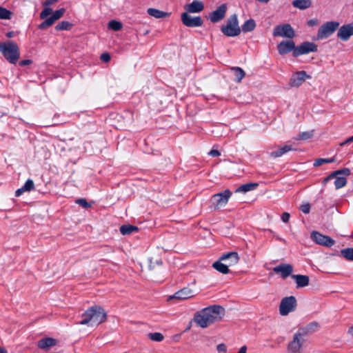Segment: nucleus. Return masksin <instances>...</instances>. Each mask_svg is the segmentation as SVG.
Masks as SVG:
<instances>
[{
	"mask_svg": "<svg viewBox=\"0 0 353 353\" xmlns=\"http://www.w3.org/2000/svg\"><path fill=\"white\" fill-rule=\"evenodd\" d=\"M339 27L338 21H327L321 25L318 30L316 39L323 40L331 36Z\"/></svg>",
	"mask_w": 353,
	"mask_h": 353,
	"instance_id": "5",
	"label": "nucleus"
},
{
	"mask_svg": "<svg viewBox=\"0 0 353 353\" xmlns=\"http://www.w3.org/2000/svg\"><path fill=\"white\" fill-rule=\"evenodd\" d=\"M76 203L84 208H88L91 206V205L88 203L85 199H79L76 201Z\"/></svg>",
	"mask_w": 353,
	"mask_h": 353,
	"instance_id": "44",
	"label": "nucleus"
},
{
	"mask_svg": "<svg viewBox=\"0 0 353 353\" xmlns=\"http://www.w3.org/2000/svg\"><path fill=\"white\" fill-rule=\"evenodd\" d=\"M258 185L259 184L256 183H245L239 187L235 192L245 193L247 192L256 189L258 187Z\"/></svg>",
	"mask_w": 353,
	"mask_h": 353,
	"instance_id": "29",
	"label": "nucleus"
},
{
	"mask_svg": "<svg viewBox=\"0 0 353 353\" xmlns=\"http://www.w3.org/2000/svg\"><path fill=\"white\" fill-rule=\"evenodd\" d=\"M225 313V309L222 306L214 305L197 312L194 315V321L199 327L205 328L221 320Z\"/></svg>",
	"mask_w": 353,
	"mask_h": 353,
	"instance_id": "1",
	"label": "nucleus"
},
{
	"mask_svg": "<svg viewBox=\"0 0 353 353\" xmlns=\"http://www.w3.org/2000/svg\"><path fill=\"white\" fill-rule=\"evenodd\" d=\"M256 28V22L254 19H250L245 21L241 29L243 32H252Z\"/></svg>",
	"mask_w": 353,
	"mask_h": 353,
	"instance_id": "30",
	"label": "nucleus"
},
{
	"mask_svg": "<svg viewBox=\"0 0 353 353\" xmlns=\"http://www.w3.org/2000/svg\"><path fill=\"white\" fill-rule=\"evenodd\" d=\"M318 50L317 45L313 42L305 41L301 45L296 47L293 52V56L297 57L302 54H308L310 52H315Z\"/></svg>",
	"mask_w": 353,
	"mask_h": 353,
	"instance_id": "8",
	"label": "nucleus"
},
{
	"mask_svg": "<svg viewBox=\"0 0 353 353\" xmlns=\"http://www.w3.org/2000/svg\"><path fill=\"white\" fill-rule=\"evenodd\" d=\"M297 305L296 299L294 296L283 298L280 303L279 312L282 316H286L294 311Z\"/></svg>",
	"mask_w": 353,
	"mask_h": 353,
	"instance_id": "6",
	"label": "nucleus"
},
{
	"mask_svg": "<svg viewBox=\"0 0 353 353\" xmlns=\"http://www.w3.org/2000/svg\"><path fill=\"white\" fill-rule=\"evenodd\" d=\"M32 63V60L30 59H25V60H22L19 62V65L21 66H25V65H30Z\"/></svg>",
	"mask_w": 353,
	"mask_h": 353,
	"instance_id": "50",
	"label": "nucleus"
},
{
	"mask_svg": "<svg viewBox=\"0 0 353 353\" xmlns=\"http://www.w3.org/2000/svg\"><path fill=\"white\" fill-rule=\"evenodd\" d=\"M334 185L336 189H339L345 186L347 183L346 178L341 176H335Z\"/></svg>",
	"mask_w": 353,
	"mask_h": 353,
	"instance_id": "34",
	"label": "nucleus"
},
{
	"mask_svg": "<svg viewBox=\"0 0 353 353\" xmlns=\"http://www.w3.org/2000/svg\"><path fill=\"white\" fill-rule=\"evenodd\" d=\"M353 35V23L343 25L339 28L337 37L342 41H347Z\"/></svg>",
	"mask_w": 353,
	"mask_h": 353,
	"instance_id": "17",
	"label": "nucleus"
},
{
	"mask_svg": "<svg viewBox=\"0 0 353 353\" xmlns=\"http://www.w3.org/2000/svg\"><path fill=\"white\" fill-rule=\"evenodd\" d=\"M313 137V131L303 132L299 134L294 139L296 141L307 140Z\"/></svg>",
	"mask_w": 353,
	"mask_h": 353,
	"instance_id": "39",
	"label": "nucleus"
},
{
	"mask_svg": "<svg viewBox=\"0 0 353 353\" xmlns=\"http://www.w3.org/2000/svg\"><path fill=\"white\" fill-rule=\"evenodd\" d=\"M311 238L317 244L326 247L332 246L335 241L328 236L323 235L319 232L314 231L311 234Z\"/></svg>",
	"mask_w": 353,
	"mask_h": 353,
	"instance_id": "12",
	"label": "nucleus"
},
{
	"mask_svg": "<svg viewBox=\"0 0 353 353\" xmlns=\"http://www.w3.org/2000/svg\"><path fill=\"white\" fill-rule=\"evenodd\" d=\"M227 4L223 3L219 6L215 10L210 13V19L212 23H216L222 20L227 11Z\"/></svg>",
	"mask_w": 353,
	"mask_h": 353,
	"instance_id": "16",
	"label": "nucleus"
},
{
	"mask_svg": "<svg viewBox=\"0 0 353 353\" xmlns=\"http://www.w3.org/2000/svg\"><path fill=\"white\" fill-rule=\"evenodd\" d=\"M25 192V190H23V188L21 187V188H19L18 190H16L15 192V196H21L23 192Z\"/></svg>",
	"mask_w": 353,
	"mask_h": 353,
	"instance_id": "53",
	"label": "nucleus"
},
{
	"mask_svg": "<svg viewBox=\"0 0 353 353\" xmlns=\"http://www.w3.org/2000/svg\"><path fill=\"white\" fill-rule=\"evenodd\" d=\"M353 141V136L347 138L345 141L342 142L340 143V145L341 146H343L347 143H352Z\"/></svg>",
	"mask_w": 353,
	"mask_h": 353,
	"instance_id": "52",
	"label": "nucleus"
},
{
	"mask_svg": "<svg viewBox=\"0 0 353 353\" xmlns=\"http://www.w3.org/2000/svg\"><path fill=\"white\" fill-rule=\"evenodd\" d=\"M52 12V10L48 7H46L40 13L41 19H46Z\"/></svg>",
	"mask_w": 353,
	"mask_h": 353,
	"instance_id": "43",
	"label": "nucleus"
},
{
	"mask_svg": "<svg viewBox=\"0 0 353 353\" xmlns=\"http://www.w3.org/2000/svg\"><path fill=\"white\" fill-rule=\"evenodd\" d=\"M300 210L305 214H308L310 210V205L309 203L301 205Z\"/></svg>",
	"mask_w": 353,
	"mask_h": 353,
	"instance_id": "45",
	"label": "nucleus"
},
{
	"mask_svg": "<svg viewBox=\"0 0 353 353\" xmlns=\"http://www.w3.org/2000/svg\"><path fill=\"white\" fill-rule=\"evenodd\" d=\"M25 192H30L34 188V183L32 179H28L22 187Z\"/></svg>",
	"mask_w": 353,
	"mask_h": 353,
	"instance_id": "42",
	"label": "nucleus"
},
{
	"mask_svg": "<svg viewBox=\"0 0 353 353\" xmlns=\"http://www.w3.org/2000/svg\"><path fill=\"white\" fill-rule=\"evenodd\" d=\"M296 48L295 43L292 40L283 41L277 45V50L280 54L284 55Z\"/></svg>",
	"mask_w": 353,
	"mask_h": 353,
	"instance_id": "18",
	"label": "nucleus"
},
{
	"mask_svg": "<svg viewBox=\"0 0 353 353\" xmlns=\"http://www.w3.org/2000/svg\"><path fill=\"white\" fill-rule=\"evenodd\" d=\"M231 70L234 72L235 81L240 83L245 75L244 70L239 67H232Z\"/></svg>",
	"mask_w": 353,
	"mask_h": 353,
	"instance_id": "32",
	"label": "nucleus"
},
{
	"mask_svg": "<svg viewBox=\"0 0 353 353\" xmlns=\"http://www.w3.org/2000/svg\"><path fill=\"white\" fill-rule=\"evenodd\" d=\"M194 291L189 288H184L170 297V299H176L179 300H184L194 296Z\"/></svg>",
	"mask_w": 353,
	"mask_h": 353,
	"instance_id": "21",
	"label": "nucleus"
},
{
	"mask_svg": "<svg viewBox=\"0 0 353 353\" xmlns=\"http://www.w3.org/2000/svg\"><path fill=\"white\" fill-rule=\"evenodd\" d=\"M222 33L230 37H237L241 34V29L239 25L237 15L236 14H232L226 21L225 25L221 28Z\"/></svg>",
	"mask_w": 353,
	"mask_h": 353,
	"instance_id": "4",
	"label": "nucleus"
},
{
	"mask_svg": "<svg viewBox=\"0 0 353 353\" xmlns=\"http://www.w3.org/2000/svg\"><path fill=\"white\" fill-rule=\"evenodd\" d=\"M341 255L346 260L353 261V248H348L341 250Z\"/></svg>",
	"mask_w": 353,
	"mask_h": 353,
	"instance_id": "35",
	"label": "nucleus"
},
{
	"mask_svg": "<svg viewBox=\"0 0 353 353\" xmlns=\"http://www.w3.org/2000/svg\"><path fill=\"white\" fill-rule=\"evenodd\" d=\"M0 52L12 64H15L20 57L19 47L12 41L0 42Z\"/></svg>",
	"mask_w": 353,
	"mask_h": 353,
	"instance_id": "3",
	"label": "nucleus"
},
{
	"mask_svg": "<svg viewBox=\"0 0 353 353\" xmlns=\"http://www.w3.org/2000/svg\"><path fill=\"white\" fill-rule=\"evenodd\" d=\"M184 8L187 10V12L198 13L203 10L204 5L202 1L194 0L191 3L186 4Z\"/></svg>",
	"mask_w": 353,
	"mask_h": 353,
	"instance_id": "22",
	"label": "nucleus"
},
{
	"mask_svg": "<svg viewBox=\"0 0 353 353\" xmlns=\"http://www.w3.org/2000/svg\"><path fill=\"white\" fill-rule=\"evenodd\" d=\"M232 195V192L225 190L221 192L214 194L211 198V203L215 209H219L222 206H225Z\"/></svg>",
	"mask_w": 353,
	"mask_h": 353,
	"instance_id": "7",
	"label": "nucleus"
},
{
	"mask_svg": "<svg viewBox=\"0 0 353 353\" xmlns=\"http://www.w3.org/2000/svg\"><path fill=\"white\" fill-rule=\"evenodd\" d=\"M139 228L132 225H123L120 227V232L123 235H128L137 232Z\"/></svg>",
	"mask_w": 353,
	"mask_h": 353,
	"instance_id": "31",
	"label": "nucleus"
},
{
	"mask_svg": "<svg viewBox=\"0 0 353 353\" xmlns=\"http://www.w3.org/2000/svg\"><path fill=\"white\" fill-rule=\"evenodd\" d=\"M290 215L288 212H283L281 215V220L284 223H288L289 221Z\"/></svg>",
	"mask_w": 353,
	"mask_h": 353,
	"instance_id": "48",
	"label": "nucleus"
},
{
	"mask_svg": "<svg viewBox=\"0 0 353 353\" xmlns=\"http://www.w3.org/2000/svg\"><path fill=\"white\" fill-rule=\"evenodd\" d=\"M208 154L212 157H219L221 155V153L219 150L213 149L209 152Z\"/></svg>",
	"mask_w": 353,
	"mask_h": 353,
	"instance_id": "49",
	"label": "nucleus"
},
{
	"mask_svg": "<svg viewBox=\"0 0 353 353\" xmlns=\"http://www.w3.org/2000/svg\"><path fill=\"white\" fill-rule=\"evenodd\" d=\"M247 352V347L245 345L242 346L237 353H246Z\"/></svg>",
	"mask_w": 353,
	"mask_h": 353,
	"instance_id": "55",
	"label": "nucleus"
},
{
	"mask_svg": "<svg viewBox=\"0 0 353 353\" xmlns=\"http://www.w3.org/2000/svg\"><path fill=\"white\" fill-rule=\"evenodd\" d=\"M181 21L187 27H200L203 23L201 17H192L188 12L182 13Z\"/></svg>",
	"mask_w": 353,
	"mask_h": 353,
	"instance_id": "13",
	"label": "nucleus"
},
{
	"mask_svg": "<svg viewBox=\"0 0 353 353\" xmlns=\"http://www.w3.org/2000/svg\"><path fill=\"white\" fill-rule=\"evenodd\" d=\"M101 60L104 62H108L110 60V55L105 52L101 55Z\"/></svg>",
	"mask_w": 353,
	"mask_h": 353,
	"instance_id": "47",
	"label": "nucleus"
},
{
	"mask_svg": "<svg viewBox=\"0 0 353 353\" xmlns=\"http://www.w3.org/2000/svg\"><path fill=\"white\" fill-rule=\"evenodd\" d=\"M64 12V8H60L56 10L51 17L46 19L39 25V28L43 30L51 26L57 20L59 19L63 15Z\"/></svg>",
	"mask_w": 353,
	"mask_h": 353,
	"instance_id": "15",
	"label": "nucleus"
},
{
	"mask_svg": "<svg viewBox=\"0 0 353 353\" xmlns=\"http://www.w3.org/2000/svg\"><path fill=\"white\" fill-rule=\"evenodd\" d=\"M334 161H335V159L334 158H331V159H317L314 162V166L318 167V166L321 165L323 163H332Z\"/></svg>",
	"mask_w": 353,
	"mask_h": 353,
	"instance_id": "41",
	"label": "nucleus"
},
{
	"mask_svg": "<svg viewBox=\"0 0 353 353\" xmlns=\"http://www.w3.org/2000/svg\"><path fill=\"white\" fill-rule=\"evenodd\" d=\"M274 37H282L292 39L295 36V32L291 25L285 23L276 26L273 30Z\"/></svg>",
	"mask_w": 353,
	"mask_h": 353,
	"instance_id": "9",
	"label": "nucleus"
},
{
	"mask_svg": "<svg viewBox=\"0 0 353 353\" xmlns=\"http://www.w3.org/2000/svg\"><path fill=\"white\" fill-rule=\"evenodd\" d=\"M291 277L295 281L296 288H304L309 285L310 279L307 275L292 274Z\"/></svg>",
	"mask_w": 353,
	"mask_h": 353,
	"instance_id": "23",
	"label": "nucleus"
},
{
	"mask_svg": "<svg viewBox=\"0 0 353 353\" xmlns=\"http://www.w3.org/2000/svg\"><path fill=\"white\" fill-rule=\"evenodd\" d=\"M311 79V76L307 74L304 70L294 72L289 81V85L292 88L299 87L306 79Z\"/></svg>",
	"mask_w": 353,
	"mask_h": 353,
	"instance_id": "11",
	"label": "nucleus"
},
{
	"mask_svg": "<svg viewBox=\"0 0 353 353\" xmlns=\"http://www.w3.org/2000/svg\"><path fill=\"white\" fill-rule=\"evenodd\" d=\"M292 6L300 10H305L312 6L311 0H294L292 3Z\"/></svg>",
	"mask_w": 353,
	"mask_h": 353,
	"instance_id": "27",
	"label": "nucleus"
},
{
	"mask_svg": "<svg viewBox=\"0 0 353 353\" xmlns=\"http://www.w3.org/2000/svg\"><path fill=\"white\" fill-rule=\"evenodd\" d=\"M0 353H8V352L6 349L0 347Z\"/></svg>",
	"mask_w": 353,
	"mask_h": 353,
	"instance_id": "58",
	"label": "nucleus"
},
{
	"mask_svg": "<svg viewBox=\"0 0 353 353\" xmlns=\"http://www.w3.org/2000/svg\"><path fill=\"white\" fill-rule=\"evenodd\" d=\"M273 271L275 273H280L283 279H285L288 276L292 275L293 267L292 265L288 263H281L273 268Z\"/></svg>",
	"mask_w": 353,
	"mask_h": 353,
	"instance_id": "19",
	"label": "nucleus"
},
{
	"mask_svg": "<svg viewBox=\"0 0 353 353\" xmlns=\"http://www.w3.org/2000/svg\"><path fill=\"white\" fill-rule=\"evenodd\" d=\"M318 24V21L316 19H310L307 21V25L309 26H314Z\"/></svg>",
	"mask_w": 353,
	"mask_h": 353,
	"instance_id": "51",
	"label": "nucleus"
},
{
	"mask_svg": "<svg viewBox=\"0 0 353 353\" xmlns=\"http://www.w3.org/2000/svg\"><path fill=\"white\" fill-rule=\"evenodd\" d=\"M57 1V0H46L44 2V5L46 6H50V5L53 4L54 3H55Z\"/></svg>",
	"mask_w": 353,
	"mask_h": 353,
	"instance_id": "54",
	"label": "nucleus"
},
{
	"mask_svg": "<svg viewBox=\"0 0 353 353\" xmlns=\"http://www.w3.org/2000/svg\"><path fill=\"white\" fill-rule=\"evenodd\" d=\"M148 337L152 341H157V342L162 341L164 339L163 335L160 332L149 333Z\"/></svg>",
	"mask_w": 353,
	"mask_h": 353,
	"instance_id": "40",
	"label": "nucleus"
},
{
	"mask_svg": "<svg viewBox=\"0 0 353 353\" xmlns=\"http://www.w3.org/2000/svg\"><path fill=\"white\" fill-rule=\"evenodd\" d=\"M106 313L99 305H94L88 309L82 314V320L78 322L80 325H98L106 320Z\"/></svg>",
	"mask_w": 353,
	"mask_h": 353,
	"instance_id": "2",
	"label": "nucleus"
},
{
	"mask_svg": "<svg viewBox=\"0 0 353 353\" xmlns=\"http://www.w3.org/2000/svg\"><path fill=\"white\" fill-rule=\"evenodd\" d=\"M351 174L350 170L349 168H343L341 170H336L330 174L328 176L324 179L323 181L325 183L330 179L334 178V176L336 175L344 174L345 176H349Z\"/></svg>",
	"mask_w": 353,
	"mask_h": 353,
	"instance_id": "33",
	"label": "nucleus"
},
{
	"mask_svg": "<svg viewBox=\"0 0 353 353\" xmlns=\"http://www.w3.org/2000/svg\"><path fill=\"white\" fill-rule=\"evenodd\" d=\"M108 27L109 29L114 30V31H119L121 30L123 28V25L121 22L116 21V20H111L109 21L108 24Z\"/></svg>",
	"mask_w": 353,
	"mask_h": 353,
	"instance_id": "37",
	"label": "nucleus"
},
{
	"mask_svg": "<svg viewBox=\"0 0 353 353\" xmlns=\"http://www.w3.org/2000/svg\"><path fill=\"white\" fill-rule=\"evenodd\" d=\"M319 328V324L313 321L306 325L305 326L301 327L296 331V334L299 335L301 338L305 339V336L311 335L318 330Z\"/></svg>",
	"mask_w": 353,
	"mask_h": 353,
	"instance_id": "14",
	"label": "nucleus"
},
{
	"mask_svg": "<svg viewBox=\"0 0 353 353\" xmlns=\"http://www.w3.org/2000/svg\"><path fill=\"white\" fill-rule=\"evenodd\" d=\"M72 27V24L67 21H62L61 22L59 23L56 26L55 29L57 30H68L71 29Z\"/></svg>",
	"mask_w": 353,
	"mask_h": 353,
	"instance_id": "36",
	"label": "nucleus"
},
{
	"mask_svg": "<svg viewBox=\"0 0 353 353\" xmlns=\"http://www.w3.org/2000/svg\"><path fill=\"white\" fill-rule=\"evenodd\" d=\"M56 343L57 341L54 339L48 337L41 339L38 342V347L41 349L45 350L54 346Z\"/></svg>",
	"mask_w": 353,
	"mask_h": 353,
	"instance_id": "25",
	"label": "nucleus"
},
{
	"mask_svg": "<svg viewBox=\"0 0 353 353\" xmlns=\"http://www.w3.org/2000/svg\"><path fill=\"white\" fill-rule=\"evenodd\" d=\"M347 334H348L349 335H350L351 336H353V325H352V326H350V327L348 328Z\"/></svg>",
	"mask_w": 353,
	"mask_h": 353,
	"instance_id": "56",
	"label": "nucleus"
},
{
	"mask_svg": "<svg viewBox=\"0 0 353 353\" xmlns=\"http://www.w3.org/2000/svg\"><path fill=\"white\" fill-rule=\"evenodd\" d=\"M148 13L157 19L165 18L170 16V13L163 12L155 8H148Z\"/></svg>",
	"mask_w": 353,
	"mask_h": 353,
	"instance_id": "28",
	"label": "nucleus"
},
{
	"mask_svg": "<svg viewBox=\"0 0 353 353\" xmlns=\"http://www.w3.org/2000/svg\"><path fill=\"white\" fill-rule=\"evenodd\" d=\"M294 148L292 147V145L291 144H286L282 148H279V150L276 151H273L270 153V157L273 158H277L283 156L284 154H285L288 152H290L291 150H293Z\"/></svg>",
	"mask_w": 353,
	"mask_h": 353,
	"instance_id": "26",
	"label": "nucleus"
},
{
	"mask_svg": "<svg viewBox=\"0 0 353 353\" xmlns=\"http://www.w3.org/2000/svg\"><path fill=\"white\" fill-rule=\"evenodd\" d=\"M12 16V12L3 8L0 6V19H10Z\"/></svg>",
	"mask_w": 353,
	"mask_h": 353,
	"instance_id": "38",
	"label": "nucleus"
},
{
	"mask_svg": "<svg viewBox=\"0 0 353 353\" xmlns=\"http://www.w3.org/2000/svg\"><path fill=\"white\" fill-rule=\"evenodd\" d=\"M239 256L236 252H230L221 256V261H225L229 266H232L239 261Z\"/></svg>",
	"mask_w": 353,
	"mask_h": 353,
	"instance_id": "20",
	"label": "nucleus"
},
{
	"mask_svg": "<svg viewBox=\"0 0 353 353\" xmlns=\"http://www.w3.org/2000/svg\"><path fill=\"white\" fill-rule=\"evenodd\" d=\"M305 341V339L301 338L299 335L295 333L293 336V339L288 345V352L302 353V347Z\"/></svg>",
	"mask_w": 353,
	"mask_h": 353,
	"instance_id": "10",
	"label": "nucleus"
},
{
	"mask_svg": "<svg viewBox=\"0 0 353 353\" xmlns=\"http://www.w3.org/2000/svg\"><path fill=\"white\" fill-rule=\"evenodd\" d=\"M216 350L219 353H225L227 352V347L224 343H220L216 346Z\"/></svg>",
	"mask_w": 353,
	"mask_h": 353,
	"instance_id": "46",
	"label": "nucleus"
},
{
	"mask_svg": "<svg viewBox=\"0 0 353 353\" xmlns=\"http://www.w3.org/2000/svg\"><path fill=\"white\" fill-rule=\"evenodd\" d=\"M14 36V32L11 31L6 33V37L8 38L13 37Z\"/></svg>",
	"mask_w": 353,
	"mask_h": 353,
	"instance_id": "57",
	"label": "nucleus"
},
{
	"mask_svg": "<svg viewBox=\"0 0 353 353\" xmlns=\"http://www.w3.org/2000/svg\"><path fill=\"white\" fill-rule=\"evenodd\" d=\"M221 261V257L212 263V268L220 273L223 274H228L230 272L229 265L226 263H223Z\"/></svg>",
	"mask_w": 353,
	"mask_h": 353,
	"instance_id": "24",
	"label": "nucleus"
}]
</instances>
